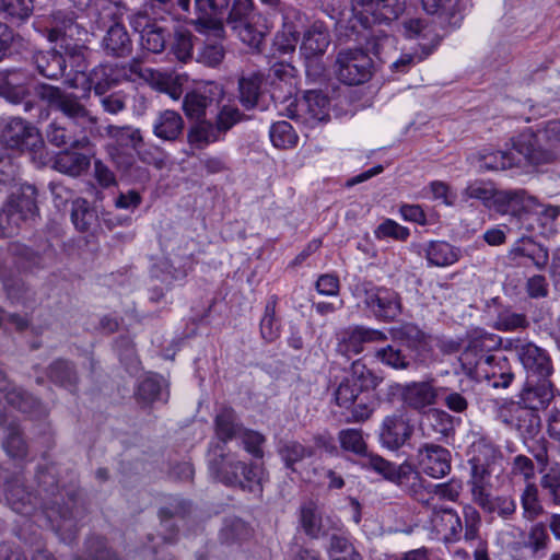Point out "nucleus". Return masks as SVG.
<instances>
[{
    "label": "nucleus",
    "instance_id": "64",
    "mask_svg": "<svg viewBox=\"0 0 560 560\" xmlns=\"http://www.w3.org/2000/svg\"><path fill=\"white\" fill-rule=\"evenodd\" d=\"M165 43L164 30L155 24L141 35V46L154 54L163 51Z\"/></svg>",
    "mask_w": 560,
    "mask_h": 560
},
{
    "label": "nucleus",
    "instance_id": "58",
    "mask_svg": "<svg viewBox=\"0 0 560 560\" xmlns=\"http://www.w3.org/2000/svg\"><path fill=\"white\" fill-rule=\"evenodd\" d=\"M48 375L54 383L66 387H72L77 382V374L72 365L62 360H58L49 366Z\"/></svg>",
    "mask_w": 560,
    "mask_h": 560
},
{
    "label": "nucleus",
    "instance_id": "5",
    "mask_svg": "<svg viewBox=\"0 0 560 560\" xmlns=\"http://www.w3.org/2000/svg\"><path fill=\"white\" fill-rule=\"evenodd\" d=\"M547 147L538 144V137L533 132H523L517 137L520 152L527 156L529 164L550 163L560 158V120H551L540 131Z\"/></svg>",
    "mask_w": 560,
    "mask_h": 560
},
{
    "label": "nucleus",
    "instance_id": "40",
    "mask_svg": "<svg viewBox=\"0 0 560 560\" xmlns=\"http://www.w3.org/2000/svg\"><path fill=\"white\" fill-rule=\"evenodd\" d=\"M375 358L384 365L394 370H408L412 363L410 354L405 353L396 345H387L377 349Z\"/></svg>",
    "mask_w": 560,
    "mask_h": 560
},
{
    "label": "nucleus",
    "instance_id": "24",
    "mask_svg": "<svg viewBox=\"0 0 560 560\" xmlns=\"http://www.w3.org/2000/svg\"><path fill=\"white\" fill-rule=\"evenodd\" d=\"M31 92L21 79L19 72L0 73V96L5 98L12 104H24V110L30 112L34 104L31 101H25Z\"/></svg>",
    "mask_w": 560,
    "mask_h": 560
},
{
    "label": "nucleus",
    "instance_id": "46",
    "mask_svg": "<svg viewBox=\"0 0 560 560\" xmlns=\"http://www.w3.org/2000/svg\"><path fill=\"white\" fill-rule=\"evenodd\" d=\"M498 191L499 190H495L491 183L474 180L463 190L462 198L465 201L468 199H477L487 207H494Z\"/></svg>",
    "mask_w": 560,
    "mask_h": 560
},
{
    "label": "nucleus",
    "instance_id": "1",
    "mask_svg": "<svg viewBox=\"0 0 560 560\" xmlns=\"http://www.w3.org/2000/svg\"><path fill=\"white\" fill-rule=\"evenodd\" d=\"M40 491L34 494L26 490L22 479L15 478L7 486V501L11 509L23 515H31L38 508L44 509L48 520L57 532H74L75 525L72 522V513L63 510L58 501V486L49 474H42L38 477Z\"/></svg>",
    "mask_w": 560,
    "mask_h": 560
},
{
    "label": "nucleus",
    "instance_id": "22",
    "mask_svg": "<svg viewBox=\"0 0 560 560\" xmlns=\"http://www.w3.org/2000/svg\"><path fill=\"white\" fill-rule=\"evenodd\" d=\"M265 74L260 71L242 73L237 81V97L241 105L250 110L255 108L264 94Z\"/></svg>",
    "mask_w": 560,
    "mask_h": 560
},
{
    "label": "nucleus",
    "instance_id": "4",
    "mask_svg": "<svg viewBox=\"0 0 560 560\" xmlns=\"http://www.w3.org/2000/svg\"><path fill=\"white\" fill-rule=\"evenodd\" d=\"M352 294L362 300L378 320L392 322L401 313V299L399 294L386 287H375L371 282H358L352 288Z\"/></svg>",
    "mask_w": 560,
    "mask_h": 560
},
{
    "label": "nucleus",
    "instance_id": "47",
    "mask_svg": "<svg viewBox=\"0 0 560 560\" xmlns=\"http://www.w3.org/2000/svg\"><path fill=\"white\" fill-rule=\"evenodd\" d=\"M338 441L343 451L353 453L362 458L369 453L368 444L360 429H343L338 433Z\"/></svg>",
    "mask_w": 560,
    "mask_h": 560
},
{
    "label": "nucleus",
    "instance_id": "60",
    "mask_svg": "<svg viewBox=\"0 0 560 560\" xmlns=\"http://www.w3.org/2000/svg\"><path fill=\"white\" fill-rule=\"evenodd\" d=\"M362 392L348 377H345L335 390L336 404L349 409L359 398Z\"/></svg>",
    "mask_w": 560,
    "mask_h": 560
},
{
    "label": "nucleus",
    "instance_id": "63",
    "mask_svg": "<svg viewBox=\"0 0 560 560\" xmlns=\"http://www.w3.org/2000/svg\"><path fill=\"white\" fill-rule=\"evenodd\" d=\"M119 79L130 82H145L147 77L151 75V69L144 68L139 59H132L126 65H118Z\"/></svg>",
    "mask_w": 560,
    "mask_h": 560
},
{
    "label": "nucleus",
    "instance_id": "43",
    "mask_svg": "<svg viewBox=\"0 0 560 560\" xmlns=\"http://www.w3.org/2000/svg\"><path fill=\"white\" fill-rule=\"evenodd\" d=\"M463 490V483L459 480L451 479L447 482L439 483L433 486L432 495L427 500H423L418 497V492L415 491L413 494L417 500L422 501L424 504L433 509L435 498L440 500H447L451 502H456L460 495Z\"/></svg>",
    "mask_w": 560,
    "mask_h": 560
},
{
    "label": "nucleus",
    "instance_id": "61",
    "mask_svg": "<svg viewBox=\"0 0 560 560\" xmlns=\"http://www.w3.org/2000/svg\"><path fill=\"white\" fill-rule=\"evenodd\" d=\"M517 504L511 495H497L493 497L490 509L486 511L487 514H497L504 521H510L516 514Z\"/></svg>",
    "mask_w": 560,
    "mask_h": 560
},
{
    "label": "nucleus",
    "instance_id": "28",
    "mask_svg": "<svg viewBox=\"0 0 560 560\" xmlns=\"http://www.w3.org/2000/svg\"><path fill=\"white\" fill-rule=\"evenodd\" d=\"M36 192V188L32 185H22L11 192L5 205L10 211L21 215V222L35 215Z\"/></svg>",
    "mask_w": 560,
    "mask_h": 560
},
{
    "label": "nucleus",
    "instance_id": "8",
    "mask_svg": "<svg viewBox=\"0 0 560 560\" xmlns=\"http://www.w3.org/2000/svg\"><path fill=\"white\" fill-rule=\"evenodd\" d=\"M495 343V336L491 334L483 332L472 337L458 357L463 372L469 377L480 378L482 371L495 361V355L489 353Z\"/></svg>",
    "mask_w": 560,
    "mask_h": 560
},
{
    "label": "nucleus",
    "instance_id": "11",
    "mask_svg": "<svg viewBox=\"0 0 560 560\" xmlns=\"http://www.w3.org/2000/svg\"><path fill=\"white\" fill-rule=\"evenodd\" d=\"M515 351L526 372V378L550 380L553 364L547 350L528 341L516 345Z\"/></svg>",
    "mask_w": 560,
    "mask_h": 560
},
{
    "label": "nucleus",
    "instance_id": "17",
    "mask_svg": "<svg viewBox=\"0 0 560 560\" xmlns=\"http://www.w3.org/2000/svg\"><path fill=\"white\" fill-rule=\"evenodd\" d=\"M223 89L213 82L198 86L188 92L183 101V110L187 118L201 120L206 116V109L223 97Z\"/></svg>",
    "mask_w": 560,
    "mask_h": 560
},
{
    "label": "nucleus",
    "instance_id": "15",
    "mask_svg": "<svg viewBox=\"0 0 560 560\" xmlns=\"http://www.w3.org/2000/svg\"><path fill=\"white\" fill-rule=\"evenodd\" d=\"M362 466L369 468L386 480L392 481L399 487H406L411 480H420V476L413 470V467L408 463H402L398 466L386 460L380 455L368 453L362 459Z\"/></svg>",
    "mask_w": 560,
    "mask_h": 560
},
{
    "label": "nucleus",
    "instance_id": "31",
    "mask_svg": "<svg viewBox=\"0 0 560 560\" xmlns=\"http://www.w3.org/2000/svg\"><path fill=\"white\" fill-rule=\"evenodd\" d=\"M432 524L446 539H456L463 530V523L454 509L433 505Z\"/></svg>",
    "mask_w": 560,
    "mask_h": 560
},
{
    "label": "nucleus",
    "instance_id": "19",
    "mask_svg": "<svg viewBox=\"0 0 560 560\" xmlns=\"http://www.w3.org/2000/svg\"><path fill=\"white\" fill-rule=\"evenodd\" d=\"M540 207L538 199L524 189L499 190L495 196L494 209L502 214L521 217L537 212Z\"/></svg>",
    "mask_w": 560,
    "mask_h": 560
},
{
    "label": "nucleus",
    "instance_id": "44",
    "mask_svg": "<svg viewBox=\"0 0 560 560\" xmlns=\"http://www.w3.org/2000/svg\"><path fill=\"white\" fill-rule=\"evenodd\" d=\"M71 220L80 232H88L96 221V213L85 199L77 198L72 202Z\"/></svg>",
    "mask_w": 560,
    "mask_h": 560
},
{
    "label": "nucleus",
    "instance_id": "2",
    "mask_svg": "<svg viewBox=\"0 0 560 560\" xmlns=\"http://www.w3.org/2000/svg\"><path fill=\"white\" fill-rule=\"evenodd\" d=\"M208 465L211 476L228 486H238L252 491L253 483L259 480L257 466L246 465L235 454L225 452L220 443L210 448Z\"/></svg>",
    "mask_w": 560,
    "mask_h": 560
},
{
    "label": "nucleus",
    "instance_id": "13",
    "mask_svg": "<svg viewBox=\"0 0 560 560\" xmlns=\"http://www.w3.org/2000/svg\"><path fill=\"white\" fill-rule=\"evenodd\" d=\"M293 104L288 108L290 117L299 118L303 122L314 126L329 118V100L320 91H307L292 110Z\"/></svg>",
    "mask_w": 560,
    "mask_h": 560
},
{
    "label": "nucleus",
    "instance_id": "48",
    "mask_svg": "<svg viewBox=\"0 0 560 560\" xmlns=\"http://www.w3.org/2000/svg\"><path fill=\"white\" fill-rule=\"evenodd\" d=\"M328 556L330 560H363L348 538L335 534L330 537Z\"/></svg>",
    "mask_w": 560,
    "mask_h": 560
},
{
    "label": "nucleus",
    "instance_id": "16",
    "mask_svg": "<svg viewBox=\"0 0 560 560\" xmlns=\"http://www.w3.org/2000/svg\"><path fill=\"white\" fill-rule=\"evenodd\" d=\"M451 452L438 444L424 443L417 452L418 468L432 478H443L451 471Z\"/></svg>",
    "mask_w": 560,
    "mask_h": 560
},
{
    "label": "nucleus",
    "instance_id": "18",
    "mask_svg": "<svg viewBox=\"0 0 560 560\" xmlns=\"http://www.w3.org/2000/svg\"><path fill=\"white\" fill-rule=\"evenodd\" d=\"M413 427L401 411L394 412L383 419L380 429L382 445L390 451L400 448L411 438Z\"/></svg>",
    "mask_w": 560,
    "mask_h": 560
},
{
    "label": "nucleus",
    "instance_id": "32",
    "mask_svg": "<svg viewBox=\"0 0 560 560\" xmlns=\"http://www.w3.org/2000/svg\"><path fill=\"white\" fill-rule=\"evenodd\" d=\"M37 71L49 80H58L65 73L67 62L57 50L38 51L33 56Z\"/></svg>",
    "mask_w": 560,
    "mask_h": 560
},
{
    "label": "nucleus",
    "instance_id": "53",
    "mask_svg": "<svg viewBox=\"0 0 560 560\" xmlns=\"http://www.w3.org/2000/svg\"><path fill=\"white\" fill-rule=\"evenodd\" d=\"M33 10V0H0V13L12 20L25 21Z\"/></svg>",
    "mask_w": 560,
    "mask_h": 560
},
{
    "label": "nucleus",
    "instance_id": "10",
    "mask_svg": "<svg viewBox=\"0 0 560 560\" xmlns=\"http://www.w3.org/2000/svg\"><path fill=\"white\" fill-rule=\"evenodd\" d=\"M336 67L339 80L348 85L362 84L372 74V59L361 49L341 50Z\"/></svg>",
    "mask_w": 560,
    "mask_h": 560
},
{
    "label": "nucleus",
    "instance_id": "37",
    "mask_svg": "<svg viewBox=\"0 0 560 560\" xmlns=\"http://www.w3.org/2000/svg\"><path fill=\"white\" fill-rule=\"evenodd\" d=\"M481 377L486 378L493 388H508L514 380V373L505 358L495 355V361L482 371Z\"/></svg>",
    "mask_w": 560,
    "mask_h": 560
},
{
    "label": "nucleus",
    "instance_id": "26",
    "mask_svg": "<svg viewBox=\"0 0 560 560\" xmlns=\"http://www.w3.org/2000/svg\"><path fill=\"white\" fill-rule=\"evenodd\" d=\"M330 44L328 28L323 22H314L304 33L300 47L306 59L322 56Z\"/></svg>",
    "mask_w": 560,
    "mask_h": 560
},
{
    "label": "nucleus",
    "instance_id": "45",
    "mask_svg": "<svg viewBox=\"0 0 560 560\" xmlns=\"http://www.w3.org/2000/svg\"><path fill=\"white\" fill-rule=\"evenodd\" d=\"M521 505L523 517L527 521H534L544 513V506L540 503L538 488L534 482H527L521 494Z\"/></svg>",
    "mask_w": 560,
    "mask_h": 560
},
{
    "label": "nucleus",
    "instance_id": "55",
    "mask_svg": "<svg viewBox=\"0 0 560 560\" xmlns=\"http://www.w3.org/2000/svg\"><path fill=\"white\" fill-rule=\"evenodd\" d=\"M362 392L375 388L378 385V377L359 361L352 363L351 373L347 376Z\"/></svg>",
    "mask_w": 560,
    "mask_h": 560
},
{
    "label": "nucleus",
    "instance_id": "33",
    "mask_svg": "<svg viewBox=\"0 0 560 560\" xmlns=\"http://www.w3.org/2000/svg\"><path fill=\"white\" fill-rule=\"evenodd\" d=\"M90 165L91 160L86 154L70 150L59 152L54 160V168L56 171L72 177H78L85 173Z\"/></svg>",
    "mask_w": 560,
    "mask_h": 560
},
{
    "label": "nucleus",
    "instance_id": "6",
    "mask_svg": "<svg viewBox=\"0 0 560 560\" xmlns=\"http://www.w3.org/2000/svg\"><path fill=\"white\" fill-rule=\"evenodd\" d=\"M353 18L364 27L388 24L397 20L405 11L399 0H351Z\"/></svg>",
    "mask_w": 560,
    "mask_h": 560
},
{
    "label": "nucleus",
    "instance_id": "30",
    "mask_svg": "<svg viewBox=\"0 0 560 560\" xmlns=\"http://www.w3.org/2000/svg\"><path fill=\"white\" fill-rule=\"evenodd\" d=\"M109 154L113 164L122 177L137 183H143L149 178L148 170L137 164L132 153L116 148Z\"/></svg>",
    "mask_w": 560,
    "mask_h": 560
},
{
    "label": "nucleus",
    "instance_id": "54",
    "mask_svg": "<svg viewBox=\"0 0 560 560\" xmlns=\"http://www.w3.org/2000/svg\"><path fill=\"white\" fill-rule=\"evenodd\" d=\"M254 1L253 0H233L231 10L226 18V24L231 28L253 20Z\"/></svg>",
    "mask_w": 560,
    "mask_h": 560
},
{
    "label": "nucleus",
    "instance_id": "38",
    "mask_svg": "<svg viewBox=\"0 0 560 560\" xmlns=\"http://www.w3.org/2000/svg\"><path fill=\"white\" fill-rule=\"evenodd\" d=\"M278 453L285 467L294 472L296 471L294 465L306 457L313 456L314 450L296 441H284L280 443Z\"/></svg>",
    "mask_w": 560,
    "mask_h": 560
},
{
    "label": "nucleus",
    "instance_id": "12",
    "mask_svg": "<svg viewBox=\"0 0 560 560\" xmlns=\"http://www.w3.org/2000/svg\"><path fill=\"white\" fill-rule=\"evenodd\" d=\"M400 393L406 407L418 412H427L438 402L440 389L432 381H418L392 386Z\"/></svg>",
    "mask_w": 560,
    "mask_h": 560
},
{
    "label": "nucleus",
    "instance_id": "20",
    "mask_svg": "<svg viewBox=\"0 0 560 560\" xmlns=\"http://www.w3.org/2000/svg\"><path fill=\"white\" fill-rule=\"evenodd\" d=\"M386 339V335L381 330L358 326L343 332L337 345V352L350 359L363 351L365 342L385 341Z\"/></svg>",
    "mask_w": 560,
    "mask_h": 560
},
{
    "label": "nucleus",
    "instance_id": "39",
    "mask_svg": "<svg viewBox=\"0 0 560 560\" xmlns=\"http://www.w3.org/2000/svg\"><path fill=\"white\" fill-rule=\"evenodd\" d=\"M300 523L304 533L313 539L327 535V532L323 528L317 508L313 502H307L301 506Z\"/></svg>",
    "mask_w": 560,
    "mask_h": 560
},
{
    "label": "nucleus",
    "instance_id": "50",
    "mask_svg": "<svg viewBox=\"0 0 560 560\" xmlns=\"http://www.w3.org/2000/svg\"><path fill=\"white\" fill-rule=\"evenodd\" d=\"M529 327V320L524 313H516L510 308L499 312L494 328L500 331H513L517 329H526Z\"/></svg>",
    "mask_w": 560,
    "mask_h": 560
},
{
    "label": "nucleus",
    "instance_id": "23",
    "mask_svg": "<svg viewBox=\"0 0 560 560\" xmlns=\"http://www.w3.org/2000/svg\"><path fill=\"white\" fill-rule=\"evenodd\" d=\"M101 46L106 55L116 58L127 57L132 51V40L121 23H114L107 28Z\"/></svg>",
    "mask_w": 560,
    "mask_h": 560
},
{
    "label": "nucleus",
    "instance_id": "7",
    "mask_svg": "<svg viewBox=\"0 0 560 560\" xmlns=\"http://www.w3.org/2000/svg\"><path fill=\"white\" fill-rule=\"evenodd\" d=\"M34 92L39 100L46 102L48 106L60 110L68 118L84 120L91 125L97 124V117L90 114L75 94L46 83L37 84Z\"/></svg>",
    "mask_w": 560,
    "mask_h": 560
},
{
    "label": "nucleus",
    "instance_id": "35",
    "mask_svg": "<svg viewBox=\"0 0 560 560\" xmlns=\"http://www.w3.org/2000/svg\"><path fill=\"white\" fill-rule=\"evenodd\" d=\"M424 253L428 262L436 267L451 266L460 257V250L444 241H431Z\"/></svg>",
    "mask_w": 560,
    "mask_h": 560
},
{
    "label": "nucleus",
    "instance_id": "49",
    "mask_svg": "<svg viewBox=\"0 0 560 560\" xmlns=\"http://www.w3.org/2000/svg\"><path fill=\"white\" fill-rule=\"evenodd\" d=\"M106 133L121 148L130 147L136 149L142 142L140 130L130 126L118 127L109 125L106 128Z\"/></svg>",
    "mask_w": 560,
    "mask_h": 560
},
{
    "label": "nucleus",
    "instance_id": "59",
    "mask_svg": "<svg viewBox=\"0 0 560 560\" xmlns=\"http://www.w3.org/2000/svg\"><path fill=\"white\" fill-rule=\"evenodd\" d=\"M153 132L160 139L175 140V112L171 109L161 112L153 124Z\"/></svg>",
    "mask_w": 560,
    "mask_h": 560
},
{
    "label": "nucleus",
    "instance_id": "51",
    "mask_svg": "<svg viewBox=\"0 0 560 560\" xmlns=\"http://www.w3.org/2000/svg\"><path fill=\"white\" fill-rule=\"evenodd\" d=\"M213 125L214 124L208 121H202L194 126L188 133L189 142L198 148H202L209 143L221 140L222 137Z\"/></svg>",
    "mask_w": 560,
    "mask_h": 560
},
{
    "label": "nucleus",
    "instance_id": "36",
    "mask_svg": "<svg viewBox=\"0 0 560 560\" xmlns=\"http://www.w3.org/2000/svg\"><path fill=\"white\" fill-rule=\"evenodd\" d=\"M90 85L96 95L105 94L110 88L120 82L118 65H100L89 75Z\"/></svg>",
    "mask_w": 560,
    "mask_h": 560
},
{
    "label": "nucleus",
    "instance_id": "29",
    "mask_svg": "<svg viewBox=\"0 0 560 560\" xmlns=\"http://www.w3.org/2000/svg\"><path fill=\"white\" fill-rule=\"evenodd\" d=\"M511 424L524 436H535L540 430L538 410L532 409L521 402L511 409Z\"/></svg>",
    "mask_w": 560,
    "mask_h": 560
},
{
    "label": "nucleus",
    "instance_id": "62",
    "mask_svg": "<svg viewBox=\"0 0 560 560\" xmlns=\"http://www.w3.org/2000/svg\"><path fill=\"white\" fill-rule=\"evenodd\" d=\"M232 31H234L238 38L248 47L260 50L265 34L253 24L252 20L242 23V25H237L236 28H232Z\"/></svg>",
    "mask_w": 560,
    "mask_h": 560
},
{
    "label": "nucleus",
    "instance_id": "34",
    "mask_svg": "<svg viewBox=\"0 0 560 560\" xmlns=\"http://www.w3.org/2000/svg\"><path fill=\"white\" fill-rule=\"evenodd\" d=\"M214 431L220 441L219 443L223 446L226 442L242 433V424L232 408L224 407L217 413L214 419Z\"/></svg>",
    "mask_w": 560,
    "mask_h": 560
},
{
    "label": "nucleus",
    "instance_id": "3",
    "mask_svg": "<svg viewBox=\"0 0 560 560\" xmlns=\"http://www.w3.org/2000/svg\"><path fill=\"white\" fill-rule=\"evenodd\" d=\"M1 142L7 148L28 152L31 159L44 166L48 162V152L38 130L22 118H12L3 128Z\"/></svg>",
    "mask_w": 560,
    "mask_h": 560
},
{
    "label": "nucleus",
    "instance_id": "57",
    "mask_svg": "<svg viewBox=\"0 0 560 560\" xmlns=\"http://www.w3.org/2000/svg\"><path fill=\"white\" fill-rule=\"evenodd\" d=\"M8 436L3 442L7 454L12 458H24L27 454V445L18 425L11 424L8 428Z\"/></svg>",
    "mask_w": 560,
    "mask_h": 560
},
{
    "label": "nucleus",
    "instance_id": "41",
    "mask_svg": "<svg viewBox=\"0 0 560 560\" xmlns=\"http://www.w3.org/2000/svg\"><path fill=\"white\" fill-rule=\"evenodd\" d=\"M278 296L271 295L265 306L260 320V336L268 342L275 341L280 336V322L276 318Z\"/></svg>",
    "mask_w": 560,
    "mask_h": 560
},
{
    "label": "nucleus",
    "instance_id": "56",
    "mask_svg": "<svg viewBox=\"0 0 560 560\" xmlns=\"http://www.w3.org/2000/svg\"><path fill=\"white\" fill-rule=\"evenodd\" d=\"M244 118L245 115L238 109V107L234 105H223L217 115L215 124L213 126L222 137Z\"/></svg>",
    "mask_w": 560,
    "mask_h": 560
},
{
    "label": "nucleus",
    "instance_id": "9",
    "mask_svg": "<svg viewBox=\"0 0 560 560\" xmlns=\"http://www.w3.org/2000/svg\"><path fill=\"white\" fill-rule=\"evenodd\" d=\"M190 0H177V4L183 11L189 12ZM230 0H195L196 18L184 16V20L211 30L215 37L224 35L223 14L229 8Z\"/></svg>",
    "mask_w": 560,
    "mask_h": 560
},
{
    "label": "nucleus",
    "instance_id": "27",
    "mask_svg": "<svg viewBox=\"0 0 560 560\" xmlns=\"http://www.w3.org/2000/svg\"><path fill=\"white\" fill-rule=\"evenodd\" d=\"M480 161L481 168L488 171H500L520 166L523 162H527V156L520 152L516 137L513 140L512 149L482 154Z\"/></svg>",
    "mask_w": 560,
    "mask_h": 560
},
{
    "label": "nucleus",
    "instance_id": "21",
    "mask_svg": "<svg viewBox=\"0 0 560 560\" xmlns=\"http://www.w3.org/2000/svg\"><path fill=\"white\" fill-rule=\"evenodd\" d=\"M553 396V384L550 380L526 378L518 402L540 410L550 404Z\"/></svg>",
    "mask_w": 560,
    "mask_h": 560
},
{
    "label": "nucleus",
    "instance_id": "52",
    "mask_svg": "<svg viewBox=\"0 0 560 560\" xmlns=\"http://www.w3.org/2000/svg\"><path fill=\"white\" fill-rule=\"evenodd\" d=\"M270 140L280 149L294 147L298 142V135L293 127L287 121H277L270 128Z\"/></svg>",
    "mask_w": 560,
    "mask_h": 560
},
{
    "label": "nucleus",
    "instance_id": "25",
    "mask_svg": "<svg viewBox=\"0 0 560 560\" xmlns=\"http://www.w3.org/2000/svg\"><path fill=\"white\" fill-rule=\"evenodd\" d=\"M86 31L75 22L71 14L57 11L51 14L50 30L48 32V39L50 42L57 40H81Z\"/></svg>",
    "mask_w": 560,
    "mask_h": 560
},
{
    "label": "nucleus",
    "instance_id": "14",
    "mask_svg": "<svg viewBox=\"0 0 560 560\" xmlns=\"http://www.w3.org/2000/svg\"><path fill=\"white\" fill-rule=\"evenodd\" d=\"M362 466L369 468L386 480L392 481L399 487H406L411 480H420V476L413 470V467L408 463H402L398 466L386 460L380 455L368 453L362 459Z\"/></svg>",
    "mask_w": 560,
    "mask_h": 560
},
{
    "label": "nucleus",
    "instance_id": "42",
    "mask_svg": "<svg viewBox=\"0 0 560 560\" xmlns=\"http://www.w3.org/2000/svg\"><path fill=\"white\" fill-rule=\"evenodd\" d=\"M539 486L544 498L553 505L560 506V465L555 464L541 474Z\"/></svg>",
    "mask_w": 560,
    "mask_h": 560
}]
</instances>
